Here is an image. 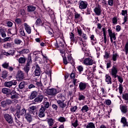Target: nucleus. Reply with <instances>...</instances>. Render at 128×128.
Here are the masks:
<instances>
[{
  "mask_svg": "<svg viewBox=\"0 0 128 128\" xmlns=\"http://www.w3.org/2000/svg\"><path fill=\"white\" fill-rule=\"evenodd\" d=\"M16 112L15 116L18 118H20V116H24V114H26V110L25 108H22L20 110V106L18 104L16 106Z\"/></svg>",
  "mask_w": 128,
  "mask_h": 128,
  "instance_id": "f257e3e1",
  "label": "nucleus"
},
{
  "mask_svg": "<svg viewBox=\"0 0 128 128\" xmlns=\"http://www.w3.org/2000/svg\"><path fill=\"white\" fill-rule=\"evenodd\" d=\"M118 66L114 65L111 68V72H110V74H111V76H112L114 78H116V76H118Z\"/></svg>",
  "mask_w": 128,
  "mask_h": 128,
  "instance_id": "f03ea898",
  "label": "nucleus"
},
{
  "mask_svg": "<svg viewBox=\"0 0 128 128\" xmlns=\"http://www.w3.org/2000/svg\"><path fill=\"white\" fill-rule=\"evenodd\" d=\"M16 78L18 80H22L24 78V73L22 70H18L16 74Z\"/></svg>",
  "mask_w": 128,
  "mask_h": 128,
  "instance_id": "7ed1b4c3",
  "label": "nucleus"
},
{
  "mask_svg": "<svg viewBox=\"0 0 128 128\" xmlns=\"http://www.w3.org/2000/svg\"><path fill=\"white\" fill-rule=\"evenodd\" d=\"M82 64L85 66H92L94 64V60L92 58H88L84 59Z\"/></svg>",
  "mask_w": 128,
  "mask_h": 128,
  "instance_id": "20e7f679",
  "label": "nucleus"
},
{
  "mask_svg": "<svg viewBox=\"0 0 128 128\" xmlns=\"http://www.w3.org/2000/svg\"><path fill=\"white\" fill-rule=\"evenodd\" d=\"M4 118L8 122V124H13L14 123V119L12 118V116L11 115H10L8 114H4Z\"/></svg>",
  "mask_w": 128,
  "mask_h": 128,
  "instance_id": "39448f33",
  "label": "nucleus"
},
{
  "mask_svg": "<svg viewBox=\"0 0 128 128\" xmlns=\"http://www.w3.org/2000/svg\"><path fill=\"white\" fill-rule=\"evenodd\" d=\"M2 66L4 68H6V70H8L9 72H12L14 68L12 66H10V63L5 62L2 64Z\"/></svg>",
  "mask_w": 128,
  "mask_h": 128,
  "instance_id": "423d86ee",
  "label": "nucleus"
},
{
  "mask_svg": "<svg viewBox=\"0 0 128 128\" xmlns=\"http://www.w3.org/2000/svg\"><path fill=\"white\" fill-rule=\"evenodd\" d=\"M16 81L14 80H12L10 82H5L4 84V86H6V88H10V87L12 86H16Z\"/></svg>",
  "mask_w": 128,
  "mask_h": 128,
  "instance_id": "0eeeda50",
  "label": "nucleus"
},
{
  "mask_svg": "<svg viewBox=\"0 0 128 128\" xmlns=\"http://www.w3.org/2000/svg\"><path fill=\"white\" fill-rule=\"evenodd\" d=\"M46 94H48V96H54L58 94V91L56 88H49L46 90Z\"/></svg>",
  "mask_w": 128,
  "mask_h": 128,
  "instance_id": "6e6552de",
  "label": "nucleus"
},
{
  "mask_svg": "<svg viewBox=\"0 0 128 128\" xmlns=\"http://www.w3.org/2000/svg\"><path fill=\"white\" fill-rule=\"evenodd\" d=\"M44 112H46V108L44 106H41V107L38 111V116L39 118H44L46 114H44Z\"/></svg>",
  "mask_w": 128,
  "mask_h": 128,
  "instance_id": "1a4fd4ad",
  "label": "nucleus"
},
{
  "mask_svg": "<svg viewBox=\"0 0 128 128\" xmlns=\"http://www.w3.org/2000/svg\"><path fill=\"white\" fill-rule=\"evenodd\" d=\"M88 8V2L86 1H80L79 8L80 10H86Z\"/></svg>",
  "mask_w": 128,
  "mask_h": 128,
  "instance_id": "9d476101",
  "label": "nucleus"
},
{
  "mask_svg": "<svg viewBox=\"0 0 128 128\" xmlns=\"http://www.w3.org/2000/svg\"><path fill=\"white\" fill-rule=\"evenodd\" d=\"M108 33L110 38L113 39L114 40H116V34L112 32V29L108 30Z\"/></svg>",
  "mask_w": 128,
  "mask_h": 128,
  "instance_id": "9b49d317",
  "label": "nucleus"
},
{
  "mask_svg": "<svg viewBox=\"0 0 128 128\" xmlns=\"http://www.w3.org/2000/svg\"><path fill=\"white\" fill-rule=\"evenodd\" d=\"M94 12L96 14V16H100L102 14V7L100 6L95 7L94 9Z\"/></svg>",
  "mask_w": 128,
  "mask_h": 128,
  "instance_id": "f8f14e48",
  "label": "nucleus"
},
{
  "mask_svg": "<svg viewBox=\"0 0 128 128\" xmlns=\"http://www.w3.org/2000/svg\"><path fill=\"white\" fill-rule=\"evenodd\" d=\"M86 86H88V83L86 82H80L79 84V88L80 92L84 90L86 88Z\"/></svg>",
  "mask_w": 128,
  "mask_h": 128,
  "instance_id": "ddd939ff",
  "label": "nucleus"
},
{
  "mask_svg": "<svg viewBox=\"0 0 128 128\" xmlns=\"http://www.w3.org/2000/svg\"><path fill=\"white\" fill-rule=\"evenodd\" d=\"M34 74L36 76H40V66H38V64L36 65Z\"/></svg>",
  "mask_w": 128,
  "mask_h": 128,
  "instance_id": "4468645a",
  "label": "nucleus"
},
{
  "mask_svg": "<svg viewBox=\"0 0 128 128\" xmlns=\"http://www.w3.org/2000/svg\"><path fill=\"white\" fill-rule=\"evenodd\" d=\"M36 106H32L29 107L28 110L30 114H36V110H37Z\"/></svg>",
  "mask_w": 128,
  "mask_h": 128,
  "instance_id": "2eb2a0df",
  "label": "nucleus"
},
{
  "mask_svg": "<svg viewBox=\"0 0 128 128\" xmlns=\"http://www.w3.org/2000/svg\"><path fill=\"white\" fill-rule=\"evenodd\" d=\"M44 100V96L42 95H39L38 97L34 98V102L35 104H40Z\"/></svg>",
  "mask_w": 128,
  "mask_h": 128,
  "instance_id": "dca6fc26",
  "label": "nucleus"
},
{
  "mask_svg": "<svg viewBox=\"0 0 128 128\" xmlns=\"http://www.w3.org/2000/svg\"><path fill=\"white\" fill-rule=\"evenodd\" d=\"M30 112H29L26 113L24 115L25 118L26 120H27V122H31L32 120V115H30Z\"/></svg>",
  "mask_w": 128,
  "mask_h": 128,
  "instance_id": "f3484780",
  "label": "nucleus"
},
{
  "mask_svg": "<svg viewBox=\"0 0 128 128\" xmlns=\"http://www.w3.org/2000/svg\"><path fill=\"white\" fill-rule=\"evenodd\" d=\"M24 28L26 32L30 34L32 32V29L30 28V26L28 24L26 23H24Z\"/></svg>",
  "mask_w": 128,
  "mask_h": 128,
  "instance_id": "a211bd4d",
  "label": "nucleus"
},
{
  "mask_svg": "<svg viewBox=\"0 0 128 128\" xmlns=\"http://www.w3.org/2000/svg\"><path fill=\"white\" fill-rule=\"evenodd\" d=\"M57 104H58L59 106L62 108H64L66 106V104L64 102V100H58Z\"/></svg>",
  "mask_w": 128,
  "mask_h": 128,
  "instance_id": "6ab92c4d",
  "label": "nucleus"
},
{
  "mask_svg": "<svg viewBox=\"0 0 128 128\" xmlns=\"http://www.w3.org/2000/svg\"><path fill=\"white\" fill-rule=\"evenodd\" d=\"M2 92L4 94H6V96H8V94H10V92H12V91L10 88H2Z\"/></svg>",
  "mask_w": 128,
  "mask_h": 128,
  "instance_id": "aec40b11",
  "label": "nucleus"
},
{
  "mask_svg": "<svg viewBox=\"0 0 128 128\" xmlns=\"http://www.w3.org/2000/svg\"><path fill=\"white\" fill-rule=\"evenodd\" d=\"M70 42H75L76 44L78 40H76L74 38V34L72 32L70 33Z\"/></svg>",
  "mask_w": 128,
  "mask_h": 128,
  "instance_id": "412c9836",
  "label": "nucleus"
},
{
  "mask_svg": "<svg viewBox=\"0 0 128 128\" xmlns=\"http://www.w3.org/2000/svg\"><path fill=\"white\" fill-rule=\"evenodd\" d=\"M10 94L11 96L10 98L12 100H14V98H18V95L16 94V92L15 90L11 92Z\"/></svg>",
  "mask_w": 128,
  "mask_h": 128,
  "instance_id": "4be33fe9",
  "label": "nucleus"
},
{
  "mask_svg": "<svg viewBox=\"0 0 128 128\" xmlns=\"http://www.w3.org/2000/svg\"><path fill=\"white\" fill-rule=\"evenodd\" d=\"M120 122L123 124V128H126V126H128V122H126V117H122L121 118Z\"/></svg>",
  "mask_w": 128,
  "mask_h": 128,
  "instance_id": "5701e85b",
  "label": "nucleus"
},
{
  "mask_svg": "<svg viewBox=\"0 0 128 128\" xmlns=\"http://www.w3.org/2000/svg\"><path fill=\"white\" fill-rule=\"evenodd\" d=\"M105 78L106 82H107L108 84H112V78H110V75L108 74H106L105 76Z\"/></svg>",
  "mask_w": 128,
  "mask_h": 128,
  "instance_id": "b1692460",
  "label": "nucleus"
},
{
  "mask_svg": "<svg viewBox=\"0 0 128 128\" xmlns=\"http://www.w3.org/2000/svg\"><path fill=\"white\" fill-rule=\"evenodd\" d=\"M120 110L122 114H126V112H128V107L126 106H120Z\"/></svg>",
  "mask_w": 128,
  "mask_h": 128,
  "instance_id": "393cba45",
  "label": "nucleus"
},
{
  "mask_svg": "<svg viewBox=\"0 0 128 128\" xmlns=\"http://www.w3.org/2000/svg\"><path fill=\"white\" fill-rule=\"evenodd\" d=\"M74 18L76 20H78V22H80V20H82V16H80V14L78 12H75Z\"/></svg>",
  "mask_w": 128,
  "mask_h": 128,
  "instance_id": "a878e982",
  "label": "nucleus"
},
{
  "mask_svg": "<svg viewBox=\"0 0 128 128\" xmlns=\"http://www.w3.org/2000/svg\"><path fill=\"white\" fill-rule=\"evenodd\" d=\"M30 66L28 63L26 64V66L24 67V72L26 74L27 76H28V72H30Z\"/></svg>",
  "mask_w": 128,
  "mask_h": 128,
  "instance_id": "bb28decb",
  "label": "nucleus"
},
{
  "mask_svg": "<svg viewBox=\"0 0 128 128\" xmlns=\"http://www.w3.org/2000/svg\"><path fill=\"white\" fill-rule=\"evenodd\" d=\"M36 8L32 5L28 6H27V12H34Z\"/></svg>",
  "mask_w": 128,
  "mask_h": 128,
  "instance_id": "cd10ccee",
  "label": "nucleus"
},
{
  "mask_svg": "<svg viewBox=\"0 0 128 128\" xmlns=\"http://www.w3.org/2000/svg\"><path fill=\"white\" fill-rule=\"evenodd\" d=\"M0 34L3 38H6V30L4 29H0Z\"/></svg>",
  "mask_w": 128,
  "mask_h": 128,
  "instance_id": "c85d7f7f",
  "label": "nucleus"
},
{
  "mask_svg": "<svg viewBox=\"0 0 128 128\" xmlns=\"http://www.w3.org/2000/svg\"><path fill=\"white\" fill-rule=\"evenodd\" d=\"M36 96H38V92L36 91L32 92L30 96V100H34V98L36 97Z\"/></svg>",
  "mask_w": 128,
  "mask_h": 128,
  "instance_id": "c756f323",
  "label": "nucleus"
},
{
  "mask_svg": "<svg viewBox=\"0 0 128 128\" xmlns=\"http://www.w3.org/2000/svg\"><path fill=\"white\" fill-rule=\"evenodd\" d=\"M119 56L118 53H114V52H113V54L112 55V60L113 62H116L118 60V58Z\"/></svg>",
  "mask_w": 128,
  "mask_h": 128,
  "instance_id": "7c9ffc66",
  "label": "nucleus"
},
{
  "mask_svg": "<svg viewBox=\"0 0 128 128\" xmlns=\"http://www.w3.org/2000/svg\"><path fill=\"white\" fill-rule=\"evenodd\" d=\"M90 108H88V105H85L82 107V108L81 109V112H82L84 113L86 112H88Z\"/></svg>",
  "mask_w": 128,
  "mask_h": 128,
  "instance_id": "2f4dec72",
  "label": "nucleus"
},
{
  "mask_svg": "<svg viewBox=\"0 0 128 128\" xmlns=\"http://www.w3.org/2000/svg\"><path fill=\"white\" fill-rule=\"evenodd\" d=\"M18 54H28V52H30V50L28 49H23L21 51H17Z\"/></svg>",
  "mask_w": 128,
  "mask_h": 128,
  "instance_id": "473e14b6",
  "label": "nucleus"
},
{
  "mask_svg": "<svg viewBox=\"0 0 128 128\" xmlns=\"http://www.w3.org/2000/svg\"><path fill=\"white\" fill-rule=\"evenodd\" d=\"M8 34H12V36H14V34H16V28H13L10 30H8Z\"/></svg>",
  "mask_w": 128,
  "mask_h": 128,
  "instance_id": "72a5a7b5",
  "label": "nucleus"
},
{
  "mask_svg": "<svg viewBox=\"0 0 128 128\" xmlns=\"http://www.w3.org/2000/svg\"><path fill=\"white\" fill-rule=\"evenodd\" d=\"M35 24L36 26H40L42 24V22L40 18H38Z\"/></svg>",
  "mask_w": 128,
  "mask_h": 128,
  "instance_id": "f704fd0d",
  "label": "nucleus"
},
{
  "mask_svg": "<svg viewBox=\"0 0 128 128\" xmlns=\"http://www.w3.org/2000/svg\"><path fill=\"white\" fill-rule=\"evenodd\" d=\"M47 122L49 126H54V119L52 118H48L47 120Z\"/></svg>",
  "mask_w": 128,
  "mask_h": 128,
  "instance_id": "c9c22d12",
  "label": "nucleus"
},
{
  "mask_svg": "<svg viewBox=\"0 0 128 128\" xmlns=\"http://www.w3.org/2000/svg\"><path fill=\"white\" fill-rule=\"evenodd\" d=\"M102 30L103 32L104 36V44H106V28H102Z\"/></svg>",
  "mask_w": 128,
  "mask_h": 128,
  "instance_id": "e433bc0d",
  "label": "nucleus"
},
{
  "mask_svg": "<svg viewBox=\"0 0 128 128\" xmlns=\"http://www.w3.org/2000/svg\"><path fill=\"white\" fill-rule=\"evenodd\" d=\"M90 38L92 40V45L94 46V44H96V40H94V36L92 35L90 36Z\"/></svg>",
  "mask_w": 128,
  "mask_h": 128,
  "instance_id": "4c0bfd02",
  "label": "nucleus"
},
{
  "mask_svg": "<svg viewBox=\"0 0 128 128\" xmlns=\"http://www.w3.org/2000/svg\"><path fill=\"white\" fill-rule=\"evenodd\" d=\"M58 122H66V119L64 116H60L58 119Z\"/></svg>",
  "mask_w": 128,
  "mask_h": 128,
  "instance_id": "58836bf2",
  "label": "nucleus"
},
{
  "mask_svg": "<svg viewBox=\"0 0 128 128\" xmlns=\"http://www.w3.org/2000/svg\"><path fill=\"white\" fill-rule=\"evenodd\" d=\"M86 128H96V126L94 123L89 122L86 126Z\"/></svg>",
  "mask_w": 128,
  "mask_h": 128,
  "instance_id": "ea45409f",
  "label": "nucleus"
},
{
  "mask_svg": "<svg viewBox=\"0 0 128 128\" xmlns=\"http://www.w3.org/2000/svg\"><path fill=\"white\" fill-rule=\"evenodd\" d=\"M8 72L6 70H4L2 72V78H6V76H8Z\"/></svg>",
  "mask_w": 128,
  "mask_h": 128,
  "instance_id": "a19ab883",
  "label": "nucleus"
},
{
  "mask_svg": "<svg viewBox=\"0 0 128 128\" xmlns=\"http://www.w3.org/2000/svg\"><path fill=\"white\" fill-rule=\"evenodd\" d=\"M85 98L84 96L81 94L80 93L78 94V100H84Z\"/></svg>",
  "mask_w": 128,
  "mask_h": 128,
  "instance_id": "79ce46f5",
  "label": "nucleus"
},
{
  "mask_svg": "<svg viewBox=\"0 0 128 128\" xmlns=\"http://www.w3.org/2000/svg\"><path fill=\"white\" fill-rule=\"evenodd\" d=\"M25 86H26V83L24 82H22L19 84V86H18L19 88H20V90H22V88H24Z\"/></svg>",
  "mask_w": 128,
  "mask_h": 128,
  "instance_id": "37998d69",
  "label": "nucleus"
},
{
  "mask_svg": "<svg viewBox=\"0 0 128 128\" xmlns=\"http://www.w3.org/2000/svg\"><path fill=\"white\" fill-rule=\"evenodd\" d=\"M42 56L44 58V62L45 63L47 64H50V61L48 58V57H46V56H44V55H42Z\"/></svg>",
  "mask_w": 128,
  "mask_h": 128,
  "instance_id": "c03bdc74",
  "label": "nucleus"
},
{
  "mask_svg": "<svg viewBox=\"0 0 128 128\" xmlns=\"http://www.w3.org/2000/svg\"><path fill=\"white\" fill-rule=\"evenodd\" d=\"M19 64H24L26 62V58L21 57L18 59Z\"/></svg>",
  "mask_w": 128,
  "mask_h": 128,
  "instance_id": "a18cd8bd",
  "label": "nucleus"
},
{
  "mask_svg": "<svg viewBox=\"0 0 128 128\" xmlns=\"http://www.w3.org/2000/svg\"><path fill=\"white\" fill-rule=\"evenodd\" d=\"M3 108H6L8 106V103L6 100H3L0 102Z\"/></svg>",
  "mask_w": 128,
  "mask_h": 128,
  "instance_id": "49530a36",
  "label": "nucleus"
},
{
  "mask_svg": "<svg viewBox=\"0 0 128 128\" xmlns=\"http://www.w3.org/2000/svg\"><path fill=\"white\" fill-rule=\"evenodd\" d=\"M44 108L45 110L46 108H50V102H44Z\"/></svg>",
  "mask_w": 128,
  "mask_h": 128,
  "instance_id": "de8ad7c7",
  "label": "nucleus"
},
{
  "mask_svg": "<svg viewBox=\"0 0 128 128\" xmlns=\"http://www.w3.org/2000/svg\"><path fill=\"white\" fill-rule=\"evenodd\" d=\"M14 42L16 44H20L22 42V40L20 39L16 38L14 40Z\"/></svg>",
  "mask_w": 128,
  "mask_h": 128,
  "instance_id": "09e8293b",
  "label": "nucleus"
},
{
  "mask_svg": "<svg viewBox=\"0 0 128 128\" xmlns=\"http://www.w3.org/2000/svg\"><path fill=\"white\" fill-rule=\"evenodd\" d=\"M116 78H118V80L119 82H120V84H122V82H124V78H122V77L119 76L118 75H117L116 76Z\"/></svg>",
  "mask_w": 128,
  "mask_h": 128,
  "instance_id": "8fccbe9b",
  "label": "nucleus"
},
{
  "mask_svg": "<svg viewBox=\"0 0 128 128\" xmlns=\"http://www.w3.org/2000/svg\"><path fill=\"white\" fill-rule=\"evenodd\" d=\"M124 50L126 52V54H128V42L125 44Z\"/></svg>",
  "mask_w": 128,
  "mask_h": 128,
  "instance_id": "3c124183",
  "label": "nucleus"
},
{
  "mask_svg": "<svg viewBox=\"0 0 128 128\" xmlns=\"http://www.w3.org/2000/svg\"><path fill=\"white\" fill-rule=\"evenodd\" d=\"M77 32L80 36H82V28H77Z\"/></svg>",
  "mask_w": 128,
  "mask_h": 128,
  "instance_id": "603ef678",
  "label": "nucleus"
},
{
  "mask_svg": "<svg viewBox=\"0 0 128 128\" xmlns=\"http://www.w3.org/2000/svg\"><path fill=\"white\" fill-rule=\"evenodd\" d=\"M118 90H119V92L120 94H122V90H124V87L122 86V84H119V88H118Z\"/></svg>",
  "mask_w": 128,
  "mask_h": 128,
  "instance_id": "864d4df0",
  "label": "nucleus"
},
{
  "mask_svg": "<svg viewBox=\"0 0 128 128\" xmlns=\"http://www.w3.org/2000/svg\"><path fill=\"white\" fill-rule=\"evenodd\" d=\"M20 33L22 36H26V33H24V31L22 28L20 29Z\"/></svg>",
  "mask_w": 128,
  "mask_h": 128,
  "instance_id": "5fc2aeb1",
  "label": "nucleus"
},
{
  "mask_svg": "<svg viewBox=\"0 0 128 128\" xmlns=\"http://www.w3.org/2000/svg\"><path fill=\"white\" fill-rule=\"evenodd\" d=\"M15 22L18 24H22V19L18 18L16 19Z\"/></svg>",
  "mask_w": 128,
  "mask_h": 128,
  "instance_id": "6e6d98bb",
  "label": "nucleus"
},
{
  "mask_svg": "<svg viewBox=\"0 0 128 128\" xmlns=\"http://www.w3.org/2000/svg\"><path fill=\"white\" fill-rule=\"evenodd\" d=\"M77 68L80 72H82L84 70V67L82 66H79L77 67Z\"/></svg>",
  "mask_w": 128,
  "mask_h": 128,
  "instance_id": "4d7b16f0",
  "label": "nucleus"
},
{
  "mask_svg": "<svg viewBox=\"0 0 128 128\" xmlns=\"http://www.w3.org/2000/svg\"><path fill=\"white\" fill-rule=\"evenodd\" d=\"M122 16H126V14H128V10H122L121 12Z\"/></svg>",
  "mask_w": 128,
  "mask_h": 128,
  "instance_id": "13d9d810",
  "label": "nucleus"
},
{
  "mask_svg": "<svg viewBox=\"0 0 128 128\" xmlns=\"http://www.w3.org/2000/svg\"><path fill=\"white\" fill-rule=\"evenodd\" d=\"M108 4L110 6H114V0H108Z\"/></svg>",
  "mask_w": 128,
  "mask_h": 128,
  "instance_id": "bf43d9fd",
  "label": "nucleus"
},
{
  "mask_svg": "<svg viewBox=\"0 0 128 128\" xmlns=\"http://www.w3.org/2000/svg\"><path fill=\"white\" fill-rule=\"evenodd\" d=\"M12 40V38L10 37H6V38H4L3 39V40L4 42H10V40Z\"/></svg>",
  "mask_w": 128,
  "mask_h": 128,
  "instance_id": "052dcab7",
  "label": "nucleus"
},
{
  "mask_svg": "<svg viewBox=\"0 0 128 128\" xmlns=\"http://www.w3.org/2000/svg\"><path fill=\"white\" fill-rule=\"evenodd\" d=\"M76 110H78V106H74L73 108H70V110L72 112H76Z\"/></svg>",
  "mask_w": 128,
  "mask_h": 128,
  "instance_id": "680f3d73",
  "label": "nucleus"
},
{
  "mask_svg": "<svg viewBox=\"0 0 128 128\" xmlns=\"http://www.w3.org/2000/svg\"><path fill=\"white\" fill-rule=\"evenodd\" d=\"M123 98L124 100H128V93H126L123 95Z\"/></svg>",
  "mask_w": 128,
  "mask_h": 128,
  "instance_id": "e2e57ef3",
  "label": "nucleus"
},
{
  "mask_svg": "<svg viewBox=\"0 0 128 128\" xmlns=\"http://www.w3.org/2000/svg\"><path fill=\"white\" fill-rule=\"evenodd\" d=\"M72 125L73 126H74V128H76V126H78V120H76L74 122L72 123Z\"/></svg>",
  "mask_w": 128,
  "mask_h": 128,
  "instance_id": "0e129e2a",
  "label": "nucleus"
},
{
  "mask_svg": "<svg viewBox=\"0 0 128 128\" xmlns=\"http://www.w3.org/2000/svg\"><path fill=\"white\" fill-rule=\"evenodd\" d=\"M58 106L56 104H53L52 105V110H58Z\"/></svg>",
  "mask_w": 128,
  "mask_h": 128,
  "instance_id": "69168bd1",
  "label": "nucleus"
},
{
  "mask_svg": "<svg viewBox=\"0 0 128 128\" xmlns=\"http://www.w3.org/2000/svg\"><path fill=\"white\" fill-rule=\"evenodd\" d=\"M9 56H14L16 51L14 50H10L9 52Z\"/></svg>",
  "mask_w": 128,
  "mask_h": 128,
  "instance_id": "338daca9",
  "label": "nucleus"
},
{
  "mask_svg": "<svg viewBox=\"0 0 128 128\" xmlns=\"http://www.w3.org/2000/svg\"><path fill=\"white\" fill-rule=\"evenodd\" d=\"M6 102H7V104L8 106H10V104H12V101L10 100V99H7L6 100Z\"/></svg>",
  "mask_w": 128,
  "mask_h": 128,
  "instance_id": "774afa93",
  "label": "nucleus"
}]
</instances>
